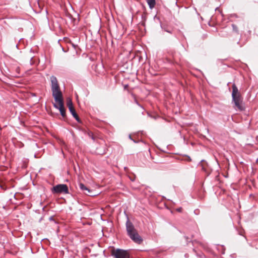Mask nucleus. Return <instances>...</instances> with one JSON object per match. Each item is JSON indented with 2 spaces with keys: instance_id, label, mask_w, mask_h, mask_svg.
Returning a JSON list of instances; mask_svg holds the SVG:
<instances>
[{
  "instance_id": "9d476101",
  "label": "nucleus",
  "mask_w": 258,
  "mask_h": 258,
  "mask_svg": "<svg viewBox=\"0 0 258 258\" xmlns=\"http://www.w3.org/2000/svg\"><path fill=\"white\" fill-rule=\"evenodd\" d=\"M160 27L163 30L170 34L172 33L173 30L171 28H169L168 26L166 25L162 24V23L160 21Z\"/></svg>"
},
{
  "instance_id": "2eb2a0df",
  "label": "nucleus",
  "mask_w": 258,
  "mask_h": 258,
  "mask_svg": "<svg viewBox=\"0 0 258 258\" xmlns=\"http://www.w3.org/2000/svg\"><path fill=\"white\" fill-rule=\"evenodd\" d=\"M73 117L75 118V119L77 121V122H78L79 123H80L81 122V121L77 114H76V116H73Z\"/></svg>"
},
{
  "instance_id": "1a4fd4ad",
  "label": "nucleus",
  "mask_w": 258,
  "mask_h": 258,
  "mask_svg": "<svg viewBox=\"0 0 258 258\" xmlns=\"http://www.w3.org/2000/svg\"><path fill=\"white\" fill-rule=\"evenodd\" d=\"M79 186L80 189L83 191V192L88 196H92L91 195L92 191L87 187L85 185L82 183H79Z\"/></svg>"
},
{
  "instance_id": "4be33fe9",
  "label": "nucleus",
  "mask_w": 258,
  "mask_h": 258,
  "mask_svg": "<svg viewBox=\"0 0 258 258\" xmlns=\"http://www.w3.org/2000/svg\"><path fill=\"white\" fill-rule=\"evenodd\" d=\"M132 141H133L134 143H138V142H137V141H136V140H134V139H133V140H132Z\"/></svg>"
},
{
  "instance_id": "412c9836",
  "label": "nucleus",
  "mask_w": 258,
  "mask_h": 258,
  "mask_svg": "<svg viewBox=\"0 0 258 258\" xmlns=\"http://www.w3.org/2000/svg\"><path fill=\"white\" fill-rule=\"evenodd\" d=\"M135 102H136V103L137 104H138L139 106H140V105L139 104V103H138V102L136 100H135Z\"/></svg>"
},
{
  "instance_id": "aec40b11",
  "label": "nucleus",
  "mask_w": 258,
  "mask_h": 258,
  "mask_svg": "<svg viewBox=\"0 0 258 258\" xmlns=\"http://www.w3.org/2000/svg\"><path fill=\"white\" fill-rule=\"evenodd\" d=\"M128 138H129V139H130V140H133V139L132 138L131 135H129V136H128Z\"/></svg>"
},
{
  "instance_id": "f03ea898",
  "label": "nucleus",
  "mask_w": 258,
  "mask_h": 258,
  "mask_svg": "<svg viewBox=\"0 0 258 258\" xmlns=\"http://www.w3.org/2000/svg\"><path fill=\"white\" fill-rule=\"evenodd\" d=\"M50 81L52 94L54 100L56 101L62 100V94L60 91L57 78L55 76H52L50 77Z\"/></svg>"
},
{
  "instance_id": "a211bd4d",
  "label": "nucleus",
  "mask_w": 258,
  "mask_h": 258,
  "mask_svg": "<svg viewBox=\"0 0 258 258\" xmlns=\"http://www.w3.org/2000/svg\"><path fill=\"white\" fill-rule=\"evenodd\" d=\"M49 221H54V219H53V217L52 216H50L49 218Z\"/></svg>"
},
{
  "instance_id": "7ed1b4c3",
  "label": "nucleus",
  "mask_w": 258,
  "mask_h": 258,
  "mask_svg": "<svg viewBox=\"0 0 258 258\" xmlns=\"http://www.w3.org/2000/svg\"><path fill=\"white\" fill-rule=\"evenodd\" d=\"M111 255L115 258H130V250L120 248H113L111 250Z\"/></svg>"
},
{
  "instance_id": "4468645a",
  "label": "nucleus",
  "mask_w": 258,
  "mask_h": 258,
  "mask_svg": "<svg viewBox=\"0 0 258 258\" xmlns=\"http://www.w3.org/2000/svg\"><path fill=\"white\" fill-rule=\"evenodd\" d=\"M232 27L233 29V31L235 32L236 33H238V29L237 26L234 24H232Z\"/></svg>"
},
{
  "instance_id": "f3484780",
  "label": "nucleus",
  "mask_w": 258,
  "mask_h": 258,
  "mask_svg": "<svg viewBox=\"0 0 258 258\" xmlns=\"http://www.w3.org/2000/svg\"><path fill=\"white\" fill-rule=\"evenodd\" d=\"M186 160L188 161H191V159L190 158V157L189 156H187V159H186Z\"/></svg>"
},
{
  "instance_id": "6e6552de",
  "label": "nucleus",
  "mask_w": 258,
  "mask_h": 258,
  "mask_svg": "<svg viewBox=\"0 0 258 258\" xmlns=\"http://www.w3.org/2000/svg\"><path fill=\"white\" fill-rule=\"evenodd\" d=\"M128 236L136 243L137 244H141L143 241V239L142 238V237L139 234L138 231L134 233H133V234H131L129 235H128Z\"/></svg>"
},
{
  "instance_id": "6ab92c4d",
  "label": "nucleus",
  "mask_w": 258,
  "mask_h": 258,
  "mask_svg": "<svg viewBox=\"0 0 258 258\" xmlns=\"http://www.w3.org/2000/svg\"><path fill=\"white\" fill-rule=\"evenodd\" d=\"M181 210H182V208H178L177 209V211H178V212H181Z\"/></svg>"
},
{
  "instance_id": "f257e3e1",
  "label": "nucleus",
  "mask_w": 258,
  "mask_h": 258,
  "mask_svg": "<svg viewBox=\"0 0 258 258\" xmlns=\"http://www.w3.org/2000/svg\"><path fill=\"white\" fill-rule=\"evenodd\" d=\"M232 102L234 104V108L239 111H242L245 110L242 97L239 92L238 89L235 84L232 86Z\"/></svg>"
},
{
  "instance_id": "9b49d317",
  "label": "nucleus",
  "mask_w": 258,
  "mask_h": 258,
  "mask_svg": "<svg viewBox=\"0 0 258 258\" xmlns=\"http://www.w3.org/2000/svg\"><path fill=\"white\" fill-rule=\"evenodd\" d=\"M146 2L147 3L150 9H152L155 7L156 5L155 0H146Z\"/></svg>"
},
{
  "instance_id": "ddd939ff",
  "label": "nucleus",
  "mask_w": 258,
  "mask_h": 258,
  "mask_svg": "<svg viewBox=\"0 0 258 258\" xmlns=\"http://www.w3.org/2000/svg\"><path fill=\"white\" fill-rule=\"evenodd\" d=\"M69 109L70 112L71 113L72 115H73V116H76V114H77L75 111L74 107L70 108Z\"/></svg>"
},
{
  "instance_id": "dca6fc26",
  "label": "nucleus",
  "mask_w": 258,
  "mask_h": 258,
  "mask_svg": "<svg viewBox=\"0 0 258 258\" xmlns=\"http://www.w3.org/2000/svg\"><path fill=\"white\" fill-rule=\"evenodd\" d=\"M73 117L75 118V119L77 121V122H78L79 123H80L81 122V121L77 114H76V116H73Z\"/></svg>"
},
{
  "instance_id": "5701e85b",
  "label": "nucleus",
  "mask_w": 258,
  "mask_h": 258,
  "mask_svg": "<svg viewBox=\"0 0 258 258\" xmlns=\"http://www.w3.org/2000/svg\"><path fill=\"white\" fill-rule=\"evenodd\" d=\"M157 19L158 20H160V19H159V18H158V17H157Z\"/></svg>"
},
{
  "instance_id": "0eeeda50",
  "label": "nucleus",
  "mask_w": 258,
  "mask_h": 258,
  "mask_svg": "<svg viewBox=\"0 0 258 258\" xmlns=\"http://www.w3.org/2000/svg\"><path fill=\"white\" fill-rule=\"evenodd\" d=\"M126 230L127 232V235H129L131 234L137 232V230L135 228L133 224L130 221L129 218L127 216V220L125 223Z\"/></svg>"
},
{
  "instance_id": "39448f33",
  "label": "nucleus",
  "mask_w": 258,
  "mask_h": 258,
  "mask_svg": "<svg viewBox=\"0 0 258 258\" xmlns=\"http://www.w3.org/2000/svg\"><path fill=\"white\" fill-rule=\"evenodd\" d=\"M55 102H58V104H53L54 107L59 110L60 114L62 117H65L66 113V109L64 107L63 99L56 101Z\"/></svg>"
},
{
  "instance_id": "423d86ee",
  "label": "nucleus",
  "mask_w": 258,
  "mask_h": 258,
  "mask_svg": "<svg viewBox=\"0 0 258 258\" xmlns=\"http://www.w3.org/2000/svg\"><path fill=\"white\" fill-rule=\"evenodd\" d=\"M126 230L127 232V235H129L131 234L137 232V230L135 228L133 224L130 221L129 218L127 216V220L125 223Z\"/></svg>"
},
{
  "instance_id": "20e7f679",
  "label": "nucleus",
  "mask_w": 258,
  "mask_h": 258,
  "mask_svg": "<svg viewBox=\"0 0 258 258\" xmlns=\"http://www.w3.org/2000/svg\"><path fill=\"white\" fill-rule=\"evenodd\" d=\"M52 192L53 194H69V189L67 185L65 184H59L54 186L52 188Z\"/></svg>"
},
{
  "instance_id": "f8f14e48",
  "label": "nucleus",
  "mask_w": 258,
  "mask_h": 258,
  "mask_svg": "<svg viewBox=\"0 0 258 258\" xmlns=\"http://www.w3.org/2000/svg\"><path fill=\"white\" fill-rule=\"evenodd\" d=\"M67 104L69 109L74 107L72 101L70 98L67 99Z\"/></svg>"
}]
</instances>
